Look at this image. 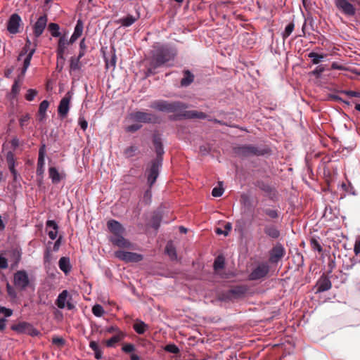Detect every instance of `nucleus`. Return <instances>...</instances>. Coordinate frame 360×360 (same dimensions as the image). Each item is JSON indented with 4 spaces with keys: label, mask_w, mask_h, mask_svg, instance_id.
I'll list each match as a JSON object with an SVG mask.
<instances>
[{
    "label": "nucleus",
    "mask_w": 360,
    "mask_h": 360,
    "mask_svg": "<svg viewBox=\"0 0 360 360\" xmlns=\"http://www.w3.org/2000/svg\"><path fill=\"white\" fill-rule=\"evenodd\" d=\"M108 228L112 233L110 237V240L115 245L119 248L132 249V244L123 237L124 229L120 223L115 220H110L108 222Z\"/></svg>",
    "instance_id": "f257e3e1"
},
{
    "label": "nucleus",
    "mask_w": 360,
    "mask_h": 360,
    "mask_svg": "<svg viewBox=\"0 0 360 360\" xmlns=\"http://www.w3.org/2000/svg\"><path fill=\"white\" fill-rule=\"evenodd\" d=\"M174 56V52L168 47H155L152 56V63L154 68H157L169 61Z\"/></svg>",
    "instance_id": "f03ea898"
},
{
    "label": "nucleus",
    "mask_w": 360,
    "mask_h": 360,
    "mask_svg": "<svg viewBox=\"0 0 360 360\" xmlns=\"http://www.w3.org/2000/svg\"><path fill=\"white\" fill-rule=\"evenodd\" d=\"M150 108L165 112H175L186 108V105L179 101L168 102L158 101L151 103Z\"/></svg>",
    "instance_id": "7ed1b4c3"
},
{
    "label": "nucleus",
    "mask_w": 360,
    "mask_h": 360,
    "mask_svg": "<svg viewBox=\"0 0 360 360\" xmlns=\"http://www.w3.org/2000/svg\"><path fill=\"white\" fill-rule=\"evenodd\" d=\"M31 41L27 39L25 46L22 48L18 57V60H22V56H25V58L23 60V65L22 68V76L25 75L27 70L30 65V61L32 58V56L36 51V44L32 48H31Z\"/></svg>",
    "instance_id": "20e7f679"
},
{
    "label": "nucleus",
    "mask_w": 360,
    "mask_h": 360,
    "mask_svg": "<svg viewBox=\"0 0 360 360\" xmlns=\"http://www.w3.org/2000/svg\"><path fill=\"white\" fill-rule=\"evenodd\" d=\"M72 296L67 290H63L58 296L56 300V304L59 309L67 308L71 310L75 308V305L71 302Z\"/></svg>",
    "instance_id": "39448f33"
},
{
    "label": "nucleus",
    "mask_w": 360,
    "mask_h": 360,
    "mask_svg": "<svg viewBox=\"0 0 360 360\" xmlns=\"http://www.w3.org/2000/svg\"><path fill=\"white\" fill-rule=\"evenodd\" d=\"M72 98V93L68 91L60 101L58 107V114L63 119L66 117L68 114Z\"/></svg>",
    "instance_id": "423d86ee"
},
{
    "label": "nucleus",
    "mask_w": 360,
    "mask_h": 360,
    "mask_svg": "<svg viewBox=\"0 0 360 360\" xmlns=\"http://www.w3.org/2000/svg\"><path fill=\"white\" fill-rule=\"evenodd\" d=\"M117 258L126 262H138L143 259V255L124 250H118L115 252Z\"/></svg>",
    "instance_id": "0eeeda50"
},
{
    "label": "nucleus",
    "mask_w": 360,
    "mask_h": 360,
    "mask_svg": "<svg viewBox=\"0 0 360 360\" xmlns=\"http://www.w3.org/2000/svg\"><path fill=\"white\" fill-rule=\"evenodd\" d=\"M130 117L133 120L139 122L150 123L158 121V117L155 115L141 111L131 113Z\"/></svg>",
    "instance_id": "6e6552de"
},
{
    "label": "nucleus",
    "mask_w": 360,
    "mask_h": 360,
    "mask_svg": "<svg viewBox=\"0 0 360 360\" xmlns=\"http://www.w3.org/2000/svg\"><path fill=\"white\" fill-rule=\"evenodd\" d=\"M14 285L20 290L25 289L30 283L28 275L25 271H18L14 274Z\"/></svg>",
    "instance_id": "1a4fd4ad"
},
{
    "label": "nucleus",
    "mask_w": 360,
    "mask_h": 360,
    "mask_svg": "<svg viewBox=\"0 0 360 360\" xmlns=\"http://www.w3.org/2000/svg\"><path fill=\"white\" fill-rule=\"evenodd\" d=\"M161 167V160L156 159L152 162L150 169L147 171L148 172V183L150 186L155 182L158 176L159 169Z\"/></svg>",
    "instance_id": "9d476101"
},
{
    "label": "nucleus",
    "mask_w": 360,
    "mask_h": 360,
    "mask_svg": "<svg viewBox=\"0 0 360 360\" xmlns=\"http://www.w3.org/2000/svg\"><path fill=\"white\" fill-rule=\"evenodd\" d=\"M285 254L284 247L281 243H277L269 252V262L277 263Z\"/></svg>",
    "instance_id": "9b49d317"
},
{
    "label": "nucleus",
    "mask_w": 360,
    "mask_h": 360,
    "mask_svg": "<svg viewBox=\"0 0 360 360\" xmlns=\"http://www.w3.org/2000/svg\"><path fill=\"white\" fill-rule=\"evenodd\" d=\"M335 5L340 11H341L346 15L353 16L356 13L354 7L348 1H335Z\"/></svg>",
    "instance_id": "f8f14e48"
},
{
    "label": "nucleus",
    "mask_w": 360,
    "mask_h": 360,
    "mask_svg": "<svg viewBox=\"0 0 360 360\" xmlns=\"http://www.w3.org/2000/svg\"><path fill=\"white\" fill-rule=\"evenodd\" d=\"M21 22L20 17L16 14H12L7 23V30L11 34H16L19 32Z\"/></svg>",
    "instance_id": "ddd939ff"
},
{
    "label": "nucleus",
    "mask_w": 360,
    "mask_h": 360,
    "mask_svg": "<svg viewBox=\"0 0 360 360\" xmlns=\"http://www.w3.org/2000/svg\"><path fill=\"white\" fill-rule=\"evenodd\" d=\"M269 266L266 264H262L256 267L250 274L251 280H257L264 277L269 272Z\"/></svg>",
    "instance_id": "4468645a"
},
{
    "label": "nucleus",
    "mask_w": 360,
    "mask_h": 360,
    "mask_svg": "<svg viewBox=\"0 0 360 360\" xmlns=\"http://www.w3.org/2000/svg\"><path fill=\"white\" fill-rule=\"evenodd\" d=\"M47 16L44 15L40 16L37 21L35 22L34 25V34L36 37H39L44 32L46 25H47Z\"/></svg>",
    "instance_id": "2eb2a0df"
},
{
    "label": "nucleus",
    "mask_w": 360,
    "mask_h": 360,
    "mask_svg": "<svg viewBox=\"0 0 360 360\" xmlns=\"http://www.w3.org/2000/svg\"><path fill=\"white\" fill-rule=\"evenodd\" d=\"M45 155V145H43L39 150V157L37 168V174L39 176H41L44 172Z\"/></svg>",
    "instance_id": "dca6fc26"
},
{
    "label": "nucleus",
    "mask_w": 360,
    "mask_h": 360,
    "mask_svg": "<svg viewBox=\"0 0 360 360\" xmlns=\"http://www.w3.org/2000/svg\"><path fill=\"white\" fill-rule=\"evenodd\" d=\"M247 288L244 286H236L227 292V297L229 299H238L241 297L246 292Z\"/></svg>",
    "instance_id": "f3484780"
},
{
    "label": "nucleus",
    "mask_w": 360,
    "mask_h": 360,
    "mask_svg": "<svg viewBox=\"0 0 360 360\" xmlns=\"http://www.w3.org/2000/svg\"><path fill=\"white\" fill-rule=\"evenodd\" d=\"M46 229L48 235L51 240L56 238L58 235V226L55 221L49 220L46 221Z\"/></svg>",
    "instance_id": "a211bd4d"
},
{
    "label": "nucleus",
    "mask_w": 360,
    "mask_h": 360,
    "mask_svg": "<svg viewBox=\"0 0 360 360\" xmlns=\"http://www.w3.org/2000/svg\"><path fill=\"white\" fill-rule=\"evenodd\" d=\"M49 106V102L46 100L43 101L39 107L38 120L39 122H43L46 117V110Z\"/></svg>",
    "instance_id": "6ab92c4d"
},
{
    "label": "nucleus",
    "mask_w": 360,
    "mask_h": 360,
    "mask_svg": "<svg viewBox=\"0 0 360 360\" xmlns=\"http://www.w3.org/2000/svg\"><path fill=\"white\" fill-rule=\"evenodd\" d=\"M59 268L65 274L70 271L71 267L70 264V259L68 257H63L60 259L58 262Z\"/></svg>",
    "instance_id": "aec40b11"
},
{
    "label": "nucleus",
    "mask_w": 360,
    "mask_h": 360,
    "mask_svg": "<svg viewBox=\"0 0 360 360\" xmlns=\"http://www.w3.org/2000/svg\"><path fill=\"white\" fill-rule=\"evenodd\" d=\"M318 291H326L331 288V282L327 278H322L318 282Z\"/></svg>",
    "instance_id": "412c9836"
},
{
    "label": "nucleus",
    "mask_w": 360,
    "mask_h": 360,
    "mask_svg": "<svg viewBox=\"0 0 360 360\" xmlns=\"http://www.w3.org/2000/svg\"><path fill=\"white\" fill-rule=\"evenodd\" d=\"M264 233L272 238H277L280 236L279 231L274 225H268L264 228Z\"/></svg>",
    "instance_id": "4be33fe9"
},
{
    "label": "nucleus",
    "mask_w": 360,
    "mask_h": 360,
    "mask_svg": "<svg viewBox=\"0 0 360 360\" xmlns=\"http://www.w3.org/2000/svg\"><path fill=\"white\" fill-rule=\"evenodd\" d=\"M49 174L53 184H58L61 180V176L56 167H51L49 169Z\"/></svg>",
    "instance_id": "5701e85b"
},
{
    "label": "nucleus",
    "mask_w": 360,
    "mask_h": 360,
    "mask_svg": "<svg viewBox=\"0 0 360 360\" xmlns=\"http://www.w3.org/2000/svg\"><path fill=\"white\" fill-rule=\"evenodd\" d=\"M68 41L65 39L64 37H61L59 39L58 45V58H60L63 59V55L64 53L65 49H66L67 45L68 44Z\"/></svg>",
    "instance_id": "b1692460"
},
{
    "label": "nucleus",
    "mask_w": 360,
    "mask_h": 360,
    "mask_svg": "<svg viewBox=\"0 0 360 360\" xmlns=\"http://www.w3.org/2000/svg\"><path fill=\"white\" fill-rule=\"evenodd\" d=\"M194 79L193 75L188 70L184 71V77L181 81V84L183 86H187L193 82Z\"/></svg>",
    "instance_id": "393cba45"
},
{
    "label": "nucleus",
    "mask_w": 360,
    "mask_h": 360,
    "mask_svg": "<svg viewBox=\"0 0 360 360\" xmlns=\"http://www.w3.org/2000/svg\"><path fill=\"white\" fill-rule=\"evenodd\" d=\"M124 334L119 331L117 333H116L114 336H112L111 338L107 340L106 345L108 347H112L114 345L118 342H120L122 338H124Z\"/></svg>",
    "instance_id": "a878e982"
},
{
    "label": "nucleus",
    "mask_w": 360,
    "mask_h": 360,
    "mask_svg": "<svg viewBox=\"0 0 360 360\" xmlns=\"http://www.w3.org/2000/svg\"><path fill=\"white\" fill-rule=\"evenodd\" d=\"M25 75L22 76V72L20 75L18 77V79L15 80L14 84L12 86L11 88V94L13 95V97H15L20 90V84L19 83V81L22 80L23 79Z\"/></svg>",
    "instance_id": "bb28decb"
},
{
    "label": "nucleus",
    "mask_w": 360,
    "mask_h": 360,
    "mask_svg": "<svg viewBox=\"0 0 360 360\" xmlns=\"http://www.w3.org/2000/svg\"><path fill=\"white\" fill-rule=\"evenodd\" d=\"M137 20V18L134 17L133 15H127L125 18H122L119 20V22L124 27H129L134 24Z\"/></svg>",
    "instance_id": "cd10ccee"
},
{
    "label": "nucleus",
    "mask_w": 360,
    "mask_h": 360,
    "mask_svg": "<svg viewBox=\"0 0 360 360\" xmlns=\"http://www.w3.org/2000/svg\"><path fill=\"white\" fill-rule=\"evenodd\" d=\"M165 251L172 259H176L177 257L175 248L172 243H168L165 248Z\"/></svg>",
    "instance_id": "c85d7f7f"
},
{
    "label": "nucleus",
    "mask_w": 360,
    "mask_h": 360,
    "mask_svg": "<svg viewBox=\"0 0 360 360\" xmlns=\"http://www.w3.org/2000/svg\"><path fill=\"white\" fill-rule=\"evenodd\" d=\"M148 326L143 321H137L134 325V329L138 334H143L146 330Z\"/></svg>",
    "instance_id": "c756f323"
},
{
    "label": "nucleus",
    "mask_w": 360,
    "mask_h": 360,
    "mask_svg": "<svg viewBox=\"0 0 360 360\" xmlns=\"http://www.w3.org/2000/svg\"><path fill=\"white\" fill-rule=\"evenodd\" d=\"M308 56L311 59L312 63L316 65L319 64L321 61V60L324 58L326 55L319 54L315 52H310L308 54Z\"/></svg>",
    "instance_id": "7c9ffc66"
},
{
    "label": "nucleus",
    "mask_w": 360,
    "mask_h": 360,
    "mask_svg": "<svg viewBox=\"0 0 360 360\" xmlns=\"http://www.w3.org/2000/svg\"><path fill=\"white\" fill-rule=\"evenodd\" d=\"M224 266V259L223 257H218L214 262V271L218 273Z\"/></svg>",
    "instance_id": "2f4dec72"
},
{
    "label": "nucleus",
    "mask_w": 360,
    "mask_h": 360,
    "mask_svg": "<svg viewBox=\"0 0 360 360\" xmlns=\"http://www.w3.org/2000/svg\"><path fill=\"white\" fill-rule=\"evenodd\" d=\"M59 25L56 23H50L49 25V30L51 35L54 37H59L60 33L59 32Z\"/></svg>",
    "instance_id": "473e14b6"
},
{
    "label": "nucleus",
    "mask_w": 360,
    "mask_h": 360,
    "mask_svg": "<svg viewBox=\"0 0 360 360\" xmlns=\"http://www.w3.org/2000/svg\"><path fill=\"white\" fill-rule=\"evenodd\" d=\"M185 116L188 118H205V115L203 112L192 110L188 111L185 114Z\"/></svg>",
    "instance_id": "72a5a7b5"
},
{
    "label": "nucleus",
    "mask_w": 360,
    "mask_h": 360,
    "mask_svg": "<svg viewBox=\"0 0 360 360\" xmlns=\"http://www.w3.org/2000/svg\"><path fill=\"white\" fill-rule=\"evenodd\" d=\"M92 312L96 316L101 317L104 314L105 311L101 305L95 304L92 308Z\"/></svg>",
    "instance_id": "f704fd0d"
},
{
    "label": "nucleus",
    "mask_w": 360,
    "mask_h": 360,
    "mask_svg": "<svg viewBox=\"0 0 360 360\" xmlns=\"http://www.w3.org/2000/svg\"><path fill=\"white\" fill-rule=\"evenodd\" d=\"M83 32V23L82 20H79L77 22L76 26L75 27V30L73 32V35L77 37L78 38L82 35Z\"/></svg>",
    "instance_id": "c9c22d12"
},
{
    "label": "nucleus",
    "mask_w": 360,
    "mask_h": 360,
    "mask_svg": "<svg viewBox=\"0 0 360 360\" xmlns=\"http://www.w3.org/2000/svg\"><path fill=\"white\" fill-rule=\"evenodd\" d=\"M6 161L8 163V168L15 167V160L14 157V154L9 151L6 154Z\"/></svg>",
    "instance_id": "e433bc0d"
},
{
    "label": "nucleus",
    "mask_w": 360,
    "mask_h": 360,
    "mask_svg": "<svg viewBox=\"0 0 360 360\" xmlns=\"http://www.w3.org/2000/svg\"><path fill=\"white\" fill-rule=\"evenodd\" d=\"M138 151V148L135 146H131L124 150V155L127 158L134 156Z\"/></svg>",
    "instance_id": "4c0bfd02"
},
{
    "label": "nucleus",
    "mask_w": 360,
    "mask_h": 360,
    "mask_svg": "<svg viewBox=\"0 0 360 360\" xmlns=\"http://www.w3.org/2000/svg\"><path fill=\"white\" fill-rule=\"evenodd\" d=\"M294 27H295V25H294V23H292V22L289 23L285 27V29L284 32L282 34L283 38L284 39L288 38L292 34V31L294 30Z\"/></svg>",
    "instance_id": "58836bf2"
},
{
    "label": "nucleus",
    "mask_w": 360,
    "mask_h": 360,
    "mask_svg": "<svg viewBox=\"0 0 360 360\" xmlns=\"http://www.w3.org/2000/svg\"><path fill=\"white\" fill-rule=\"evenodd\" d=\"M38 92L37 90L33 89H30L27 90V94H25V99L28 101H32L34 99L35 96L37 95Z\"/></svg>",
    "instance_id": "ea45409f"
},
{
    "label": "nucleus",
    "mask_w": 360,
    "mask_h": 360,
    "mask_svg": "<svg viewBox=\"0 0 360 360\" xmlns=\"http://www.w3.org/2000/svg\"><path fill=\"white\" fill-rule=\"evenodd\" d=\"M80 68L79 59L75 57L71 58L70 60V70H77Z\"/></svg>",
    "instance_id": "a19ab883"
},
{
    "label": "nucleus",
    "mask_w": 360,
    "mask_h": 360,
    "mask_svg": "<svg viewBox=\"0 0 360 360\" xmlns=\"http://www.w3.org/2000/svg\"><path fill=\"white\" fill-rule=\"evenodd\" d=\"M154 146H155L158 156H161L164 153L162 143L159 141L155 140L154 141ZM157 159H159V157H158Z\"/></svg>",
    "instance_id": "79ce46f5"
},
{
    "label": "nucleus",
    "mask_w": 360,
    "mask_h": 360,
    "mask_svg": "<svg viewBox=\"0 0 360 360\" xmlns=\"http://www.w3.org/2000/svg\"><path fill=\"white\" fill-rule=\"evenodd\" d=\"M325 71V67L323 65L317 66L310 74L317 78H320L321 74Z\"/></svg>",
    "instance_id": "37998d69"
},
{
    "label": "nucleus",
    "mask_w": 360,
    "mask_h": 360,
    "mask_svg": "<svg viewBox=\"0 0 360 360\" xmlns=\"http://www.w3.org/2000/svg\"><path fill=\"white\" fill-rule=\"evenodd\" d=\"M165 350L172 353V354H177L179 352V349L178 347L174 344H168L165 347Z\"/></svg>",
    "instance_id": "c03bdc74"
},
{
    "label": "nucleus",
    "mask_w": 360,
    "mask_h": 360,
    "mask_svg": "<svg viewBox=\"0 0 360 360\" xmlns=\"http://www.w3.org/2000/svg\"><path fill=\"white\" fill-rule=\"evenodd\" d=\"M12 256L15 260L14 264H11V267L13 268L17 266L18 263L20 262L21 258V253L18 250H13L12 252Z\"/></svg>",
    "instance_id": "a18cd8bd"
},
{
    "label": "nucleus",
    "mask_w": 360,
    "mask_h": 360,
    "mask_svg": "<svg viewBox=\"0 0 360 360\" xmlns=\"http://www.w3.org/2000/svg\"><path fill=\"white\" fill-rule=\"evenodd\" d=\"M27 326L26 323H20L17 325L13 326L12 329L13 330L22 333L24 332Z\"/></svg>",
    "instance_id": "49530a36"
},
{
    "label": "nucleus",
    "mask_w": 360,
    "mask_h": 360,
    "mask_svg": "<svg viewBox=\"0 0 360 360\" xmlns=\"http://www.w3.org/2000/svg\"><path fill=\"white\" fill-rule=\"evenodd\" d=\"M264 212L272 219L277 218L278 216L277 211L276 210H273V209H269V208L265 209V210H264Z\"/></svg>",
    "instance_id": "de8ad7c7"
},
{
    "label": "nucleus",
    "mask_w": 360,
    "mask_h": 360,
    "mask_svg": "<svg viewBox=\"0 0 360 360\" xmlns=\"http://www.w3.org/2000/svg\"><path fill=\"white\" fill-rule=\"evenodd\" d=\"M224 193V189L221 187H215L212 189V195L214 197H220Z\"/></svg>",
    "instance_id": "09e8293b"
},
{
    "label": "nucleus",
    "mask_w": 360,
    "mask_h": 360,
    "mask_svg": "<svg viewBox=\"0 0 360 360\" xmlns=\"http://www.w3.org/2000/svg\"><path fill=\"white\" fill-rule=\"evenodd\" d=\"M311 244L314 250H316L319 252L322 251V247L316 239H311Z\"/></svg>",
    "instance_id": "8fccbe9b"
},
{
    "label": "nucleus",
    "mask_w": 360,
    "mask_h": 360,
    "mask_svg": "<svg viewBox=\"0 0 360 360\" xmlns=\"http://www.w3.org/2000/svg\"><path fill=\"white\" fill-rule=\"evenodd\" d=\"M0 314H4L6 317H9L12 315L13 311L4 307H0Z\"/></svg>",
    "instance_id": "3c124183"
},
{
    "label": "nucleus",
    "mask_w": 360,
    "mask_h": 360,
    "mask_svg": "<svg viewBox=\"0 0 360 360\" xmlns=\"http://www.w3.org/2000/svg\"><path fill=\"white\" fill-rule=\"evenodd\" d=\"M78 122H79V124L81 127V128L84 131H85L87 127H88V122L85 120V118L84 117H79Z\"/></svg>",
    "instance_id": "603ef678"
},
{
    "label": "nucleus",
    "mask_w": 360,
    "mask_h": 360,
    "mask_svg": "<svg viewBox=\"0 0 360 360\" xmlns=\"http://www.w3.org/2000/svg\"><path fill=\"white\" fill-rule=\"evenodd\" d=\"M141 127V125H140L139 124H134L128 126L126 128V131H129V132H134V131L139 130Z\"/></svg>",
    "instance_id": "864d4df0"
},
{
    "label": "nucleus",
    "mask_w": 360,
    "mask_h": 360,
    "mask_svg": "<svg viewBox=\"0 0 360 360\" xmlns=\"http://www.w3.org/2000/svg\"><path fill=\"white\" fill-rule=\"evenodd\" d=\"M53 343L58 345V347H62L65 344V340L62 338L56 337L53 338Z\"/></svg>",
    "instance_id": "5fc2aeb1"
},
{
    "label": "nucleus",
    "mask_w": 360,
    "mask_h": 360,
    "mask_svg": "<svg viewBox=\"0 0 360 360\" xmlns=\"http://www.w3.org/2000/svg\"><path fill=\"white\" fill-rule=\"evenodd\" d=\"M135 347L132 344H126L123 346L122 350L126 353H129L134 351Z\"/></svg>",
    "instance_id": "6e6d98bb"
},
{
    "label": "nucleus",
    "mask_w": 360,
    "mask_h": 360,
    "mask_svg": "<svg viewBox=\"0 0 360 360\" xmlns=\"http://www.w3.org/2000/svg\"><path fill=\"white\" fill-rule=\"evenodd\" d=\"M8 267V261L3 256L0 255V269H4Z\"/></svg>",
    "instance_id": "4d7b16f0"
},
{
    "label": "nucleus",
    "mask_w": 360,
    "mask_h": 360,
    "mask_svg": "<svg viewBox=\"0 0 360 360\" xmlns=\"http://www.w3.org/2000/svg\"><path fill=\"white\" fill-rule=\"evenodd\" d=\"M30 120V115L26 114L20 119V124L21 127H23L25 124Z\"/></svg>",
    "instance_id": "13d9d810"
},
{
    "label": "nucleus",
    "mask_w": 360,
    "mask_h": 360,
    "mask_svg": "<svg viewBox=\"0 0 360 360\" xmlns=\"http://www.w3.org/2000/svg\"><path fill=\"white\" fill-rule=\"evenodd\" d=\"M354 251L356 255H358L360 253V238L357 239L355 242Z\"/></svg>",
    "instance_id": "bf43d9fd"
},
{
    "label": "nucleus",
    "mask_w": 360,
    "mask_h": 360,
    "mask_svg": "<svg viewBox=\"0 0 360 360\" xmlns=\"http://www.w3.org/2000/svg\"><path fill=\"white\" fill-rule=\"evenodd\" d=\"M9 170H10L11 173L12 174V175L13 176V180L15 181H17L19 177V174H18V172L16 171L15 167H10Z\"/></svg>",
    "instance_id": "052dcab7"
},
{
    "label": "nucleus",
    "mask_w": 360,
    "mask_h": 360,
    "mask_svg": "<svg viewBox=\"0 0 360 360\" xmlns=\"http://www.w3.org/2000/svg\"><path fill=\"white\" fill-rule=\"evenodd\" d=\"M89 346L94 352H97V350L100 349L99 345L96 342L91 341Z\"/></svg>",
    "instance_id": "680f3d73"
},
{
    "label": "nucleus",
    "mask_w": 360,
    "mask_h": 360,
    "mask_svg": "<svg viewBox=\"0 0 360 360\" xmlns=\"http://www.w3.org/2000/svg\"><path fill=\"white\" fill-rule=\"evenodd\" d=\"M347 94L352 97H360V92L354 91H349Z\"/></svg>",
    "instance_id": "e2e57ef3"
},
{
    "label": "nucleus",
    "mask_w": 360,
    "mask_h": 360,
    "mask_svg": "<svg viewBox=\"0 0 360 360\" xmlns=\"http://www.w3.org/2000/svg\"><path fill=\"white\" fill-rule=\"evenodd\" d=\"M7 291H8V293L11 296H12V297H15V293L14 292L13 288L9 284L7 285Z\"/></svg>",
    "instance_id": "0e129e2a"
},
{
    "label": "nucleus",
    "mask_w": 360,
    "mask_h": 360,
    "mask_svg": "<svg viewBox=\"0 0 360 360\" xmlns=\"http://www.w3.org/2000/svg\"><path fill=\"white\" fill-rule=\"evenodd\" d=\"M61 243V238L60 237L56 242L53 245V250L57 251L59 249V247Z\"/></svg>",
    "instance_id": "69168bd1"
},
{
    "label": "nucleus",
    "mask_w": 360,
    "mask_h": 360,
    "mask_svg": "<svg viewBox=\"0 0 360 360\" xmlns=\"http://www.w3.org/2000/svg\"><path fill=\"white\" fill-rule=\"evenodd\" d=\"M6 319L5 318H1L0 319V330H4L6 328Z\"/></svg>",
    "instance_id": "338daca9"
},
{
    "label": "nucleus",
    "mask_w": 360,
    "mask_h": 360,
    "mask_svg": "<svg viewBox=\"0 0 360 360\" xmlns=\"http://www.w3.org/2000/svg\"><path fill=\"white\" fill-rule=\"evenodd\" d=\"M231 228H232V226L230 223H227L225 226H224V229H225V231H224V235L225 236H227L229 232L231 230Z\"/></svg>",
    "instance_id": "774afa93"
}]
</instances>
